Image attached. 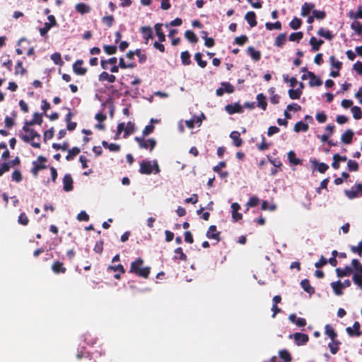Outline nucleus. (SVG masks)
<instances>
[{
	"label": "nucleus",
	"mask_w": 362,
	"mask_h": 362,
	"mask_svg": "<svg viewBox=\"0 0 362 362\" xmlns=\"http://www.w3.org/2000/svg\"><path fill=\"white\" fill-rule=\"evenodd\" d=\"M337 276L339 278H341L344 276H349L353 272V269L349 266H346L344 268H337L335 269Z\"/></svg>",
	"instance_id": "obj_15"
},
{
	"label": "nucleus",
	"mask_w": 362,
	"mask_h": 362,
	"mask_svg": "<svg viewBox=\"0 0 362 362\" xmlns=\"http://www.w3.org/2000/svg\"><path fill=\"white\" fill-rule=\"evenodd\" d=\"M301 19L294 17L292 21L289 23L290 27L293 30H298L302 25Z\"/></svg>",
	"instance_id": "obj_46"
},
{
	"label": "nucleus",
	"mask_w": 362,
	"mask_h": 362,
	"mask_svg": "<svg viewBox=\"0 0 362 362\" xmlns=\"http://www.w3.org/2000/svg\"><path fill=\"white\" fill-rule=\"evenodd\" d=\"M162 26H163V24H161V23H156L155 25L156 33V35L158 37V40L160 42H164L165 40V35L162 30Z\"/></svg>",
	"instance_id": "obj_34"
},
{
	"label": "nucleus",
	"mask_w": 362,
	"mask_h": 362,
	"mask_svg": "<svg viewBox=\"0 0 362 362\" xmlns=\"http://www.w3.org/2000/svg\"><path fill=\"white\" fill-rule=\"evenodd\" d=\"M256 98L257 100V107L263 110H266L267 107L266 96L263 93H259Z\"/></svg>",
	"instance_id": "obj_26"
},
{
	"label": "nucleus",
	"mask_w": 362,
	"mask_h": 362,
	"mask_svg": "<svg viewBox=\"0 0 362 362\" xmlns=\"http://www.w3.org/2000/svg\"><path fill=\"white\" fill-rule=\"evenodd\" d=\"M230 137L232 139L234 146L239 147L242 146L243 141L240 136V133L237 131H233L230 133Z\"/></svg>",
	"instance_id": "obj_25"
},
{
	"label": "nucleus",
	"mask_w": 362,
	"mask_h": 362,
	"mask_svg": "<svg viewBox=\"0 0 362 362\" xmlns=\"http://www.w3.org/2000/svg\"><path fill=\"white\" fill-rule=\"evenodd\" d=\"M47 19L49 22L45 23L44 26L39 30L41 36H45L52 27L57 24L55 17L53 15L48 16Z\"/></svg>",
	"instance_id": "obj_7"
},
{
	"label": "nucleus",
	"mask_w": 362,
	"mask_h": 362,
	"mask_svg": "<svg viewBox=\"0 0 362 362\" xmlns=\"http://www.w3.org/2000/svg\"><path fill=\"white\" fill-rule=\"evenodd\" d=\"M185 37L191 43H197L199 40L196 34L190 30L185 31Z\"/></svg>",
	"instance_id": "obj_37"
},
{
	"label": "nucleus",
	"mask_w": 362,
	"mask_h": 362,
	"mask_svg": "<svg viewBox=\"0 0 362 362\" xmlns=\"http://www.w3.org/2000/svg\"><path fill=\"white\" fill-rule=\"evenodd\" d=\"M325 334L329 337L332 341L337 339V334L334 331V328L330 325H326L325 327Z\"/></svg>",
	"instance_id": "obj_35"
},
{
	"label": "nucleus",
	"mask_w": 362,
	"mask_h": 362,
	"mask_svg": "<svg viewBox=\"0 0 362 362\" xmlns=\"http://www.w3.org/2000/svg\"><path fill=\"white\" fill-rule=\"evenodd\" d=\"M300 286L303 289L309 294H313L315 293V288L312 287L310 284V281L308 279H305L300 281Z\"/></svg>",
	"instance_id": "obj_29"
},
{
	"label": "nucleus",
	"mask_w": 362,
	"mask_h": 362,
	"mask_svg": "<svg viewBox=\"0 0 362 362\" xmlns=\"http://www.w3.org/2000/svg\"><path fill=\"white\" fill-rule=\"evenodd\" d=\"M141 32L145 40V43L148 44L149 39L153 37V30L151 27L144 26L141 28Z\"/></svg>",
	"instance_id": "obj_19"
},
{
	"label": "nucleus",
	"mask_w": 362,
	"mask_h": 362,
	"mask_svg": "<svg viewBox=\"0 0 362 362\" xmlns=\"http://www.w3.org/2000/svg\"><path fill=\"white\" fill-rule=\"evenodd\" d=\"M18 223L23 226H27L29 223V219L25 213H21L18 218Z\"/></svg>",
	"instance_id": "obj_58"
},
{
	"label": "nucleus",
	"mask_w": 362,
	"mask_h": 362,
	"mask_svg": "<svg viewBox=\"0 0 362 362\" xmlns=\"http://www.w3.org/2000/svg\"><path fill=\"white\" fill-rule=\"evenodd\" d=\"M135 131L134 124L132 122H129L127 124V127H124V137L127 135L133 134Z\"/></svg>",
	"instance_id": "obj_56"
},
{
	"label": "nucleus",
	"mask_w": 362,
	"mask_h": 362,
	"mask_svg": "<svg viewBox=\"0 0 362 362\" xmlns=\"http://www.w3.org/2000/svg\"><path fill=\"white\" fill-rule=\"evenodd\" d=\"M352 279L354 283L362 289V275L354 274Z\"/></svg>",
	"instance_id": "obj_64"
},
{
	"label": "nucleus",
	"mask_w": 362,
	"mask_h": 362,
	"mask_svg": "<svg viewBox=\"0 0 362 362\" xmlns=\"http://www.w3.org/2000/svg\"><path fill=\"white\" fill-rule=\"evenodd\" d=\"M312 13L314 18L317 20H323L326 17V12L324 11L313 10Z\"/></svg>",
	"instance_id": "obj_60"
},
{
	"label": "nucleus",
	"mask_w": 362,
	"mask_h": 362,
	"mask_svg": "<svg viewBox=\"0 0 362 362\" xmlns=\"http://www.w3.org/2000/svg\"><path fill=\"white\" fill-rule=\"evenodd\" d=\"M288 338L293 339L294 340L295 344L297 346L305 345L309 341V336L307 334H303L300 332H296L293 334H290L288 336Z\"/></svg>",
	"instance_id": "obj_6"
},
{
	"label": "nucleus",
	"mask_w": 362,
	"mask_h": 362,
	"mask_svg": "<svg viewBox=\"0 0 362 362\" xmlns=\"http://www.w3.org/2000/svg\"><path fill=\"white\" fill-rule=\"evenodd\" d=\"M331 287L333 288V291L336 295H342V288H344V284H342L340 281L332 282Z\"/></svg>",
	"instance_id": "obj_30"
},
{
	"label": "nucleus",
	"mask_w": 362,
	"mask_h": 362,
	"mask_svg": "<svg viewBox=\"0 0 362 362\" xmlns=\"http://www.w3.org/2000/svg\"><path fill=\"white\" fill-rule=\"evenodd\" d=\"M308 128H309V126L308 124L303 122V121H300L295 124L293 130L296 132H307L308 130Z\"/></svg>",
	"instance_id": "obj_33"
},
{
	"label": "nucleus",
	"mask_w": 362,
	"mask_h": 362,
	"mask_svg": "<svg viewBox=\"0 0 362 362\" xmlns=\"http://www.w3.org/2000/svg\"><path fill=\"white\" fill-rule=\"evenodd\" d=\"M26 72V69L23 66V62L18 61L15 66V74L23 75Z\"/></svg>",
	"instance_id": "obj_52"
},
{
	"label": "nucleus",
	"mask_w": 362,
	"mask_h": 362,
	"mask_svg": "<svg viewBox=\"0 0 362 362\" xmlns=\"http://www.w3.org/2000/svg\"><path fill=\"white\" fill-rule=\"evenodd\" d=\"M46 162L47 158L42 156H38L37 160L33 162V167L31 169V173L35 177H37L38 172L40 170L47 168Z\"/></svg>",
	"instance_id": "obj_5"
},
{
	"label": "nucleus",
	"mask_w": 362,
	"mask_h": 362,
	"mask_svg": "<svg viewBox=\"0 0 362 362\" xmlns=\"http://www.w3.org/2000/svg\"><path fill=\"white\" fill-rule=\"evenodd\" d=\"M279 358L284 362H291L292 360V356L291 354L286 349H282L279 351Z\"/></svg>",
	"instance_id": "obj_36"
},
{
	"label": "nucleus",
	"mask_w": 362,
	"mask_h": 362,
	"mask_svg": "<svg viewBox=\"0 0 362 362\" xmlns=\"http://www.w3.org/2000/svg\"><path fill=\"white\" fill-rule=\"evenodd\" d=\"M143 264V259L137 258L131 263L129 273H133L138 276L147 279L149 276L151 268L149 267H142Z\"/></svg>",
	"instance_id": "obj_2"
},
{
	"label": "nucleus",
	"mask_w": 362,
	"mask_h": 362,
	"mask_svg": "<svg viewBox=\"0 0 362 362\" xmlns=\"http://www.w3.org/2000/svg\"><path fill=\"white\" fill-rule=\"evenodd\" d=\"M329 62L332 67H334L338 71H339L342 68V62L336 59L334 56H331L329 57Z\"/></svg>",
	"instance_id": "obj_49"
},
{
	"label": "nucleus",
	"mask_w": 362,
	"mask_h": 362,
	"mask_svg": "<svg viewBox=\"0 0 362 362\" xmlns=\"http://www.w3.org/2000/svg\"><path fill=\"white\" fill-rule=\"evenodd\" d=\"M11 178L13 181L16 182H19L22 180V175L19 170H16L13 172L11 175Z\"/></svg>",
	"instance_id": "obj_62"
},
{
	"label": "nucleus",
	"mask_w": 362,
	"mask_h": 362,
	"mask_svg": "<svg viewBox=\"0 0 362 362\" xmlns=\"http://www.w3.org/2000/svg\"><path fill=\"white\" fill-rule=\"evenodd\" d=\"M51 269L56 274H64L66 272V268L60 261H54L51 266Z\"/></svg>",
	"instance_id": "obj_11"
},
{
	"label": "nucleus",
	"mask_w": 362,
	"mask_h": 362,
	"mask_svg": "<svg viewBox=\"0 0 362 362\" xmlns=\"http://www.w3.org/2000/svg\"><path fill=\"white\" fill-rule=\"evenodd\" d=\"M194 59L197 62L199 66L201 68H205L207 65V62L205 60L202 59V54L200 52H197L194 54Z\"/></svg>",
	"instance_id": "obj_45"
},
{
	"label": "nucleus",
	"mask_w": 362,
	"mask_h": 362,
	"mask_svg": "<svg viewBox=\"0 0 362 362\" xmlns=\"http://www.w3.org/2000/svg\"><path fill=\"white\" fill-rule=\"evenodd\" d=\"M351 112L353 114V117L356 119H360L362 117V111L361 109L358 106H354L351 107Z\"/></svg>",
	"instance_id": "obj_50"
},
{
	"label": "nucleus",
	"mask_w": 362,
	"mask_h": 362,
	"mask_svg": "<svg viewBox=\"0 0 362 362\" xmlns=\"http://www.w3.org/2000/svg\"><path fill=\"white\" fill-rule=\"evenodd\" d=\"M175 255L173 259L175 260H182L186 262L187 260V256L183 252L182 247H177L174 250Z\"/></svg>",
	"instance_id": "obj_28"
},
{
	"label": "nucleus",
	"mask_w": 362,
	"mask_h": 362,
	"mask_svg": "<svg viewBox=\"0 0 362 362\" xmlns=\"http://www.w3.org/2000/svg\"><path fill=\"white\" fill-rule=\"evenodd\" d=\"M317 35L321 37H324L329 40H332L334 37L331 31H329V30H325L323 28H321L318 30Z\"/></svg>",
	"instance_id": "obj_44"
},
{
	"label": "nucleus",
	"mask_w": 362,
	"mask_h": 362,
	"mask_svg": "<svg viewBox=\"0 0 362 362\" xmlns=\"http://www.w3.org/2000/svg\"><path fill=\"white\" fill-rule=\"evenodd\" d=\"M341 344V342L337 340L334 339V341H332L328 344V347L330 350V352L332 354H336L338 351L339 350V345Z\"/></svg>",
	"instance_id": "obj_32"
},
{
	"label": "nucleus",
	"mask_w": 362,
	"mask_h": 362,
	"mask_svg": "<svg viewBox=\"0 0 362 362\" xmlns=\"http://www.w3.org/2000/svg\"><path fill=\"white\" fill-rule=\"evenodd\" d=\"M73 179L70 174H66L63 178V189L65 192H70L73 189Z\"/></svg>",
	"instance_id": "obj_12"
},
{
	"label": "nucleus",
	"mask_w": 362,
	"mask_h": 362,
	"mask_svg": "<svg viewBox=\"0 0 362 362\" xmlns=\"http://www.w3.org/2000/svg\"><path fill=\"white\" fill-rule=\"evenodd\" d=\"M351 28L354 30L356 33L360 35L362 33V24L358 21H355L351 23Z\"/></svg>",
	"instance_id": "obj_59"
},
{
	"label": "nucleus",
	"mask_w": 362,
	"mask_h": 362,
	"mask_svg": "<svg viewBox=\"0 0 362 362\" xmlns=\"http://www.w3.org/2000/svg\"><path fill=\"white\" fill-rule=\"evenodd\" d=\"M221 86L223 88L224 93H233L235 90L234 86L229 82L221 83Z\"/></svg>",
	"instance_id": "obj_55"
},
{
	"label": "nucleus",
	"mask_w": 362,
	"mask_h": 362,
	"mask_svg": "<svg viewBox=\"0 0 362 362\" xmlns=\"http://www.w3.org/2000/svg\"><path fill=\"white\" fill-rule=\"evenodd\" d=\"M103 47L105 52L109 55L115 54L117 52V46H115V45H103Z\"/></svg>",
	"instance_id": "obj_51"
},
{
	"label": "nucleus",
	"mask_w": 362,
	"mask_h": 362,
	"mask_svg": "<svg viewBox=\"0 0 362 362\" xmlns=\"http://www.w3.org/2000/svg\"><path fill=\"white\" fill-rule=\"evenodd\" d=\"M226 112L230 114L233 115L235 113H242L243 112V107L238 103L235 104H228L225 107Z\"/></svg>",
	"instance_id": "obj_13"
},
{
	"label": "nucleus",
	"mask_w": 362,
	"mask_h": 362,
	"mask_svg": "<svg viewBox=\"0 0 362 362\" xmlns=\"http://www.w3.org/2000/svg\"><path fill=\"white\" fill-rule=\"evenodd\" d=\"M22 130L26 134H19V137L24 142L30 144L33 147L40 148L41 146L40 141H35V139H37L40 141L41 138L40 134L34 129L30 127H23Z\"/></svg>",
	"instance_id": "obj_1"
},
{
	"label": "nucleus",
	"mask_w": 362,
	"mask_h": 362,
	"mask_svg": "<svg viewBox=\"0 0 362 362\" xmlns=\"http://www.w3.org/2000/svg\"><path fill=\"white\" fill-rule=\"evenodd\" d=\"M354 132L351 129L346 130L341 135V141L345 144H349L352 142Z\"/></svg>",
	"instance_id": "obj_16"
},
{
	"label": "nucleus",
	"mask_w": 362,
	"mask_h": 362,
	"mask_svg": "<svg viewBox=\"0 0 362 362\" xmlns=\"http://www.w3.org/2000/svg\"><path fill=\"white\" fill-rule=\"evenodd\" d=\"M351 250L354 253H357L360 257L362 255V241L358 243V246H351Z\"/></svg>",
	"instance_id": "obj_63"
},
{
	"label": "nucleus",
	"mask_w": 362,
	"mask_h": 362,
	"mask_svg": "<svg viewBox=\"0 0 362 362\" xmlns=\"http://www.w3.org/2000/svg\"><path fill=\"white\" fill-rule=\"evenodd\" d=\"M190 57H191V56L188 51L182 52L181 54H180L182 64L184 66H188V65L191 64L192 62H191Z\"/></svg>",
	"instance_id": "obj_39"
},
{
	"label": "nucleus",
	"mask_w": 362,
	"mask_h": 362,
	"mask_svg": "<svg viewBox=\"0 0 362 362\" xmlns=\"http://www.w3.org/2000/svg\"><path fill=\"white\" fill-rule=\"evenodd\" d=\"M301 95H302V90H300V88H297V89L291 88L288 90V95H289L290 98L292 100L299 99L300 98Z\"/></svg>",
	"instance_id": "obj_42"
},
{
	"label": "nucleus",
	"mask_w": 362,
	"mask_h": 362,
	"mask_svg": "<svg viewBox=\"0 0 362 362\" xmlns=\"http://www.w3.org/2000/svg\"><path fill=\"white\" fill-rule=\"evenodd\" d=\"M308 76L310 78L309 85L310 86H320L322 84V80L317 78L313 72L308 71Z\"/></svg>",
	"instance_id": "obj_18"
},
{
	"label": "nucleus",
	"mask_w": 362,
	"mask_h": 362,
	"mask_svg": "<svg viewBox=\"0 0 362 362\" xmlns=\"http://www.w3.org/2000/svg\"><path fill=\"white\" fill-rule=\"evenodd\" d=\"M232 208V218L233 221L236 222L243 218L242 214L239 213L238 211L240 209V206L238 203H233L231 204Z\"/></svg>",
	"instance_id": "obj_14"
},
{
	"label": "nucleus",
	"mask_w": 362,
	"mask_h": 362,
	"mask_svg": "<svg viewBox=\"0 0 362 362\" xmlns=\"http://www.w3.org/2000/svg\"><path fill=\"white\" fill-rule=\"evenodd\" d=\"M323 43L324 41L322 40H317L315 37H311L310 39V44L313 51H318Z\"/></svg>",
	"instance_id": "obj_31"
},
{
	"label": "nucleus",
	"mask_w": 362,
	"mask_h": 362,
	"mask_svg": "<svg viewBox=\"0 0 362 362\" xmlns=\"http://www.w3.org/2000/svg\"><path fill=\"white\" fill-rule=\"evenodd\" d=\"M360 327V323L356 321L354 323L353 327H348L346 331L350 337H360L361 335Z\"/></svg>",
	"instance_id": "obj_10"
},
{
	"label": "nucleus",
	"mask_w": 362,
	"mask_h": 362,
	"mask_svg": "<svg viewBox=\"0 0 362 362\" xmlns=\"http://www.w3.org/2000/svg\"><path fill=\"white\" fill-rule=\"evenodd\" d=\"M247 53L255 62H257L261 59V52L258 50H256L253 47H248L247 49Z\"/></svg>",
	"instance_id": "obj_23"
},
{
	"label": "nucleus",
	"mask_w": 362,
	"mask_h": 362,
	"mask_svg": "<svg viewBox=\"0 0 362 362\" xmlns=\"http://www.w3.org/2000/svg\"><path fill=\"white\" fill-rule=\"evenodd\" d=\"M286 41V33H280L275 39L274 45L278 47H282Z\"/></svg>",
	"instance_id": "obj_38"
},
{
	"label": "nucleus",
	"mask_w": 362,
	"mask_h": 362,
	"mask_svg": "<svg viewBox=\"0 0 362 362\" xmlns=\"http://www.w3.org/2000/svg\"><path fill=\"white\" fill-rule=\"evenodd\" d=\"M221 233L219 231H217L216 226L214 225L210 226L206 233V236L209 239H214L216 240L217 242H219L221 240L220 237Z\"/></svg>",
	"instance_id": "obj_8"
},
{
	"label": "nucleus",
	"mask_w": 362,
	"mask_h": 362,
	"mask_svg": "<svg viewBox=\"0 0 362 362\" xmlns=\"http://www.w3.org/2000/svg\"><path fill=\"white\" fill-rule=\"evenodd\" d=\"M265 27L269 30H281V23L280 21H276L275 23H269L267 22L265 24Z\"/></svg>",
	"instance_id": "obj_48"
},
{
	"label": "nucleus",
	"mask_w": 362,
	"mask_h": 362,
	"mask_svg": "<svg viewBox=\"0 0 362 362\" xmlns=\"http://www.w3.org/2000/svg\"><path fill=\"white\" fill-rule=\"evenodd\" d=\"M98 80L100 81H107L110 83H114L116 81V76L113 74H109L106 71H103L99 74Z\"/></svg>",
	"instance_id": "obj_22"
},
{
	"label": "nucleus",
	"mask_w": 362,
	"mask_h": 362,
	"mask_svg": "<svg viewBox=\"0 0 362 362\" xmlns=\"http://www.w3.org/2000/svg\"><path fill=\"white\" fill-rule=\"evenodd\" d=\"M104 148H108L110 151L117 152L120 150V146L117 144H108L106 141H102Z\"/></svg>",
	"instance_id": "obj_41"
},
{
	"label": "nucleus",
	"mask_w": 362,
	"mask_h": 362,
	"mask_svg": "<svg viewBox=\"0 0 362 362\" xmlns=\"http://www.w3.org/2000/svg\"><path fill=\"white\" fill-rule=\"evenodd\" d=\"M80 148L78 147H73L71 149L68 151V154L66 156L67 160H71L74 158L80 153Z\"/></svg>",
	"instance_id": "obj_43"
},
{
	"label": "nucleus",
	"mask_w": 362,
	"mask_h": 362,
	"mask_svg": "<svg viewBox=\"0 0 362 362\" xmlns=\"http://www.w3.org/2000/svg\"><path fill=\"white\" fill-rule=\"evenodd\" d=\"M348 170L351 172L357 171L359 168L358 164L356 161L353 160H349L347 162Z\"/></svg>",
	"instance_id": "obj_53"
},
{
	"label": "nucleus",
	"mask_w": 362,
	"mask_h": 362,
	"mask_svg": "<svg viewBox=\"0 0 362 362\" xmlns=\"http://www.w3.org/2000/svg\"><path fill=\"white\" fill-rule=\"evenodd\" d=\"M134 140L137 142L140 148L148 149L151 152L156 146L157 141L155 139H146L144 136H136Z\"/></svg>",
	"instance_id": "obj_3"
},
{
	"label": "nucleus",
	"mask_w": 362,
	"mask_h": 362,
	"mask_svg": "<svg viewBox=\"0 0 362 362\" xmlns=\"http://www.w3.org/2000/svg\"><path fill=\"white\" fill-rule=\"evenodd\" d=\"M83 64V61L82 59H78L73 64V70L76 74L83 76L86 74L87 69L82 67Z\"/></svg>",
	"instance_id": "obj_9"
},
{
	"label": "nucleus",
	"mask_w": 362,
	"mask_h": 362,
	"mask_svg": "<svg viewBox=\"0 0 362 362\" xmlns=\"http://www.w3.org/2000/svg\"><path fill=\"white\" fill-rule=\"evenodd\" d=\"M102 23L106 25L108 28L113 25L115 22V18L113 16H105L102 18Z\"/></svg>",
	"instance_id": "obj_47"
},
{
	"label": "nucleus",
	"mask_w": 362,
	"mask_h": 362,
	"mask_svg": "<svg viewBox=\"0 0 362 362\" xmlns=\"http://www.w3.org/2000/svg\"><path fill=\"white\" fill-rule=\"evenodd\" d=\"M288 159L289 162L294 165L302 164L301 160L296 158V153L293 151H291L288 153Z\"/></svg>",
	"instance_id": "obj_40"
},
{
	"label": "nucleus",
	"mask_w": 362,
	"mask_h": 362,
	"mask_svg": "<svg viewBox=\"0 0 362 362\" xmlns=\"http://www.w3.org/2000/svg\"><path fill=\"white\" fill-rule=\"evenodd\" d=\"M259 202V199L257 197H252L250 198L248 202H247V206L249 207H255L256 206Z\"/></svg>",
	"instance_id": "obj_61"
},
{
	"label": "nucleus",
	"mask_w": 362,
	"mask_h": 362,
	"mask_svg": "<svg viewBox=\"0 0 362 362\" xmlns=\"http://www.w3.org/2000/svg\"><path fill=\"white\" fill-rule=\"evenodd\" d=\"M155 168L156 172L160 171L159 166L156 161L154 162L153 166L151 165V161H144L140 163L139 173L144 175H150L153 172V168Z\"/></svg>",
	"instance_id": "obj_4"
},
{
	"label": "nucleus",
	"mask_w": 362,
	"mask_h": 362,
	"mask_svg": "<svg viewBox=\"0 0 362 362\" xmlns=\"http://www.w3.org/2000/svg\"><path fill=\"white\" fill-rule=\"evenodd\" d=\"M351 268L353 269V272L354 271V274L362 275V264L358 259H353L351 262Z\"/></svg>",
	"instance_id": "obj_17"
},
{
	"label": "nucleus",
	"mask_w": 362,
	"mask_h": 362,
	"mask_svg": "<svg viewBox=\"0 0 362 362\" xmlns=\"http://www.w3.org/2000/svg\"><path fill=\"white\" fill-rule=\"evenodd\" d=\"M315 4L313 3H304L301 7L300 15L303 17L309 15L311 11H313Z\"/></svg>",
	"instance_id": "obj_21"
},
{
	"label": "nucleus",
	"mask_w": 362,
	"mask_h": 362,
	"mask_svg": "<svg viewBox=\"0 0 362 362\" xmlns=\"http://www.w3.org/2000/svg\"><path fill=\"white\" fill-rule=\"evenodd\" d=\"M75 9L78 13L81 14L88 13L91 11L90 6L84 3L77 4L75 6Z\"/></svg>",
	"instance_id": "obj_24"
},
{
	"label": "nucleus",
	"mask_w": 362,
	"mask_h": 362,
	"mask_svg": "<svg viewBox=\"0 0 362 362\" xmlns=\"http://www.w3.org/2000/svg\"><path fill=\"white\" fill-rule=\"evenodd\" d=\"M313 166L317 168V170L320 173H325L328 169L329 165L325 163H319L316 160L311 161Z\"/></svg>",
	"instance_id": "obj_27"
},
{
	"label": "nucleus",
	"mask_w": 362,
	"mask_h": 362,
	"mask_svg": "<svg viewBox=\"0 0 362 362\" xmlns=\"http://www.w3.org/2000/svg\"><path fill=\"white\" fill-rule=\"evenodd\" d=\"M245 19L252 28L256 26L257 24L256 14L254 11H248L245 16Z\"/></svg>",
	"instance_id": "obj_20"
},
{
	"label": "nucleus",
	"mask_w": 362,
	"mask_h": 362,
	"mask_svg": "<svg viewBox=\"0 0 362 362\" xmlns=\"http://www.w3.org/2000/svg\"><path fill=\"white\" fill-rule=\"evenodd\" d=\"M51 59L54 62V63L57 65H62L64 62L62 59L61 54L59 52H55L51 55Z\"/></svg>",
	"instance_id": "obj_54"
},
{
	"label": "nucleus",
	"mask_w": 362,
	"mask_h": 362,
	"mask_svg": "<svg viewBox=\"0 0 362 362\" xmlns=\"http://www.w3.org/2000/svg\"><path fill=\"white\" fill-rule=\"evenodd\" d=\"M303 37V32H296V33H292L289 35V40L292 42L297 41L298 42L300 40H301Z\"/></svg>",
	"instance_id": "obj_57"
}]
</instances>
